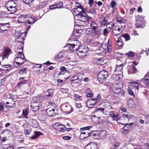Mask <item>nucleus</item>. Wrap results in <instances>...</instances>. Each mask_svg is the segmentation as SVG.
Wrapping results in <instances>:
<instances>
[{
  "instance_id": "obj_1",
  "label": "nucleus",
  "mask_w": 149,
  "mask_h": 149,
  "mask_svg": "<svg viewBox=\"0 0 149 149\" xmlns=\"http://www.w3.org/2000/svg\"><path fill=\"white\" fill-rule=\"evenodd\" d=\"M8 101L6 103L7 105L4 104V103L1 102L0 103V113L1 114H3L4 112H7L8 110L7 109L12 108L15 106V103L17 100L16 98L14 97L13 96H12L11 97L8 98Z\"/></svg>"
},
{
  "instance_id": "obj_2",
  "label": "nucleus",
  "mask_w": 149,
  "mask_h": 149,
  "mask_svg": "<svg viewBox=\"0 0 149 149\" xmlns=\"http://www.w3.org/2000/svg\"><path fill=\"white\" fill-rule=\"evenodd\" d=\"M108 76V73L107 71L104 70L101 71L98 73L97 79L100 83H102L105 81L106 78Z\"/></svg>"
},
{
  "instance_id": "obj_3",
  "label": "nucleus",
  "mask_w": 149,
  "mask_h": 149,
  "mask_svg": "<svg viewBox=\"0 0 149 149\" xmlns=\"http://www.w3.org/2000/svg\"><path fill=\"white\" fill-rule=\"evenodd\" d=\"M74 23H77V21H79L82 22H86L88 20L87 15L84 14H77L75 15L74 17Z\"/></svg>"
},
{
  "instance_id": "obj_4",
  "label": "nucleus",
  "mask_w": 149,
  "mask_h": 149,
  "mask_svg": "<svg viewBox=\"0 0 149 149\" xmlns=\"http://www.w3.org/2000/svg\"><path fill=\"white\" fill-rule=\"evenodd\" d=\"M122 26L117 25H114L113 27V33L114 36H117L123 32Z\"/></svg>"
},
{
  "instance_id": "obj_5",
  "label": "nucleus",
  "mask_w": 149,
  "mask_h": 149,
  "mask_svg": "<svg viewBox=\"0 0 149 149\" xmlns=\"http://www.w3.org/2000/svg\"><path fill=\"white\" fill-rule=\"evenodd\" d=\"M48 108L46 109V111L47 115L50 117H52L56 115V111L55 109L52 106L48 105Z\"/></svg>"
},
{
  "instance_id": "obj_6",
  "label": "nucleus",
  "mask_w": 149,
  "mask_h": 149,
  "mask_svg": "<svg viewBox=\"0 0 149 149\" xmlns=\"http://www.w3.org/2000/svg\"><path fill=\"white\" fill-rule=\"evenodd\" d=\"M62 110L64 112L67 113L68 114L70 113L73 110V108L68 103H66L61 106Z\"/></svg>"
},
{
  "instance_id": "obj_7",
  "label": "nucleus",
  "mask_w": 149,
  "mask_h": 149,
  "mask_svg": "<svg viewBox=\"0 0 149 149\" xmlns=\"http://www.w3.org/2000/svg\"><path fill=\"white\" fill-rule=\"evenodd\" d=\"M77 5L75 6L73 8L74 12L77 14H85V11L83 8V6L79 3H76Z\"/></svg>"
},
{
  "instance_id": "obj_8",
  "label": "nucleus",
  "mask_w": 149,
  "mask_h": 149,
  "mask_svg": "<svg viewBox=\"0 0 149 149\" xmlns=\"http://www.w3.org/2000/svg\"><path fill=\"white\" fill-rule=\"evenodd\" d=\"M29 19H28L25 22V25L27 27L26 28L27 31H28L30 29L31 25H32L36 21L35 19L32 16L29 17ZM27 32V31H26V32Z\"/></svg>"
},
{
  "instance_id": "obj_9",
  "label": "nucleus",
  "mask_w": 149,
  "mask_h": 149,
  "mask_svg": "<svg viewBox=\"0 0 149 149\" xmlns=\"http://www.w3.org/2000/svg\"><path fill=\"white\" fill-rule=\"evenodd\" d=\"M99 100L97 98H92L91 100H88L87 102V106L89 108H91L96 104Z\"/></svg>"
},
{
  "instance_id": "obj_10",
  "label": "nucleus",
  "mask_w": 149,
  "mask_h": 149,
  "mask_svg": "<svg viewBox=\"0 0 149 149\" xmlns=\"http://www.w3.org/2000/svg\"><path fill=\"white\" fill-rule=\"evenodd\" d=\"M41 106L42 105L40 103L33 102L31 107L33 111H36L39 110Z\"/></svg>"
},
{
  "instance_id": "obj_11",
  "label": "nucleus",
  "mask_w": 149,
  "mask_h": 149,
  "mask_svg": "<svg viewBox=\"0 0 149 149\" xmlns=\"http://www.w3.org/2000/svg\"><path fill=\"white\" fill-rule=\"evenodd\" d=\"M54 90L52 89H49L47 91V94L43 96V99L48 100L51 98L53 96Z\"/></svg>"
},
{
  "instance_id": "obj_12",
  "label": "nucleus",
  "mask_w": 149,
  "mask_h": 149,
  "mask_svg": "<svg viewBox=\"0 0 149 149\" xmlns=\"http://www.w3.org/2000/svg\"><path fill=\"white\" fill-rule=\"evenodd\" d=\"M20 81L17 84V86L18 88H20L22 86L28 83L27 80L25 79L24 77H20L19 79Z\"/></svg>"
},
{
  "instance_id": "obj_13",
  "label": "nucleus",
  "mask_w": 149,
  "mask_h": 149,
  "mask_svg": "<svg viewBox=\"0 0 149 149\" xmlns=\"http://www.w3.org/2000/svg\"><path fill=\"white\" fill-rule=\"evenodd\" d=\"M113 93L115 94H119L123 96L125 94V91L123 90H122L121 88H113Z\"/></svg>"
},
{
  "instance_id": "obj_14",
  "label": "nucleus",
  "mask_w": 149,
  "mask_h": 149,
  "mask_svg": "<svg viewBox=\"0 0 149 149\" xmlns=\"http://www.w3.org/2000/svg\"><path fill=\"white\" fill-rule=\"evenodd\" d=\"M93 35L97 37H99L102 33V29L101 28L99 27L92 30Z\"/></svg>"
},
{
  "instance_id": "obj_15",
  "label": "nucleus",
  "mask_w": 149,
  "mask_h": 149,
  "mask_svg": "<svg viewBox=\"0 0 149 149\" xmlns=\"http://www.w3.org/2000/svg\"><path fill=\"white\" fill-rule=\"evenodd\" d=\"M28 18V15H20L18 17V19L17 20V22L21 23L23 22L25 19Z\"/></svg>"
},
{
  "instance_id": "obj_16",
  "label": "nucleus",
  "mask_w": 149,
  "mask_h": 149,
  "mask_svg": "<svg viewBox=\"0 0 149 149\" xmlns=\"http://www.w3.org/2000/svg\"><path fill=\"white\" fill-rule=\"evenodd\" d=\"M23 48L22 47H21V48L19 49V50H20V51L19 52L18 54V56L16 57L15 58V61L16 62V61H18V60H17L18 59H19L23 60L24 58V56L23 54L22 55V53L21 52L23 51Z\"/></svg>"
},
{
  "instance_id": "obj_17",
  "label": "nucleus",
  "mask_w": 149,
  "mask_h": 149,
  "mask_svg": "<svg viewBox=\"0 0 149 149\" xmlns=\"http://www.w3.org/2000/svg\"><path fill=\"white\" fill-rule=\"evenodd\" d=\"M141 81L146 85H149V73H148L145 76L144 78L141 80Z\"/></svg>"
},
{
  "instance_id": "obj_18",
  "label": "nucleus",
  "mask_w": 149,
  "mask_h": 149,
  "mask_svg": "<svg viewBox=\"0 0 149 149\" xmlns=\"http://www.w3.org/2000/svg\"><path fill=\"white\" fill-rule=\"evenodd\" d=\"M123 66V65L122 63L120 65H116L115 71L116 72L117 74H119L123 72L122 70Z\"/></svg>"
},
{
  "instance_id": "obj_19",
  "label": "nucleus",
  "mask_w": 149,
  "mask_h": 149,
  "mask_svg": "<svg viewBox=\"0 0 149 149\" xmlns=\"http://www.w3.org/2000/svg\"><path fill=\"white\" fill-rule=\"evenodd\" d=\"M66 55L62 52H61L56 56V58L59 59L60 61H63L66 59Z\"/></svg>"
},
{
  "instance_id": "obj_20",
  "label": "nucleus",
  "mask_w": 149,
  "mask_h": 149,
  "mask_svg": "<svg viewBox=\"0 0 149 149\" xmlns=\"http://www.w3.org/2000/svg\"><path fill=\"white\" fill-rule=\"evenodd\" d=\"M17 1L16 0H13L9 1L8 3L7 6H13V9L15 10L16 8L17 3Z\"/></svg>"
},
{
  "instance_id": "obj_21",
  "label": "nucleus",
  "mask_w": 149,
  "mask_h": 149,
  "mask_svg": "<svg viewBox=\"0 0 149 149\" xmlns=\"http://www.w3.org/2000/svg\"><path fill=\"white\" fill-rule=\"evenodd\" d=\"M103 107H104V108L106 111L107 109L110 110L112 108L110 102L107 100H106L103 103Z\"/></svg>"
},
{
  "instance_id": "obj_22",
  "label": "nucleus",
  "mask_w": 149,
  "mask_h": 149,
  "mask_svg": "<svg viewBox=\"0 0 149 149\" xmlns=\"http://www.w3.org/2000/svg\"><path fill=\"white\" fill-rule=\"evenodd\" d=\"M29 109L27 108L24 109L22 110V113L21 116V118L27 119L28 118V115L29 113Z\"/></svg>"
},
{
  "instance_id": "obj_23",
  "label": "nucleus",
  "mask_w": 149,
  "mask_h": 149,
  "mask_svg": "<svg viewBox=\"0 0 149 149\" xmlns=\"http://www.w3.org/2000/svg\"><path fill=\"white\" fill-rule=\"evenodd\" d=\"M109 115L113 118V120L116 121L118 120L119 115H115L113 111H111L109 112Z\"/></svg>"
},
{
  "instance_id": "obj_24",
  "label": "nucleus",
  "mask_w": 149,
  "mask_h": 149,
  "mask_svg": "<svg viewBox=\"0 0 149 149\" xmlns=\"http://www.w3.org/2000/svg\"><path fill=\"white\" fill-rule=\"evenodd\" d=\"M44 99L42 96H38L33 98V102H36L41 103L42 100Z\"/></svg>"
},
{
  "instance_id": "obj_25",
  "label": "nucleus",
  "mask_w": 149,
  "mask_h": 149,
  "mask_svg": "<svg viewBox=\"0 0 149 149\" xmlns=\"http://www.w3.org/2000/svg\"><path fill=\"white\" fill-rule=\"evenodd\" d=\"M10 50L8 47H6L5 48L3 53V54L2 59L3 60L4 58L8 56L10 54Z\"/></svg>"
},
{
  "instance_id": "obj_26",
  "label": "nucleus",
  "mask_w": 149,
  "mask_h": 149,
  "mask_svg": "<svg viewBox=\"0 0 149 149\" xmlns=\"http://www.w3.org/2000/svg\"><path fill=\"white\" fill-rule=\"evenodd\" d=\"M9 26V23H0V26L1 27V29L3 31L7 30V29L8 28Z\"/></svg>"
},
{
  "instance_id": "obj_27",
  "label": "nucleus",
  "mask_w": 149,
  "mask_h": 149,
  "mask_svg": "<svg viewBox=\"0 0 149 149\" xmlns=\"http://www.w3.org/2000/svg\"><path fill=\"white\" fill-rule=\"evenodd\" d=\"M31 126L33 128H38L39 125L36 120L35 119H32L30 122Z\"/></svg>"
},
{
  "instance_id": "obj_28",
  "label": "nucleus",
  "mask_w": 149,
  "mask_h": 149,
  "mask_svg": "<svg viewBox=\"0 0 149 149\" xmlns=\"http://www.w3.org/2000/svg\"><path fill=\"white\" fill-rule=\"evenodd\" d=\"M13 6H7V8L8 11L10 12L9 14H14L17 11V9L16 8H15V10L13 9Z\"/></svg>"
},
{
  "instance_id": "obj_29",
  "label": "nucleus",
  "mask_w": 149,
  "mask_h": 149,
  "mask_svg": "<svg viewBox=\"0 0 149 149\" xmlns=\"http://www.w3.org/2000/svg\"><path fill=\"white\" fill-rule=\"evenodd\" d=\"M66 47H68L69 49L71 51H74L75 50V44H68L66 45Z\"/></svg>"
},
{
  "instance_id": "obj_30",
  "label": "nucleus",
  "mask_w": 149,
  "mask_h": 149,
  "mask_svg": "<svg viewBox=\"0 0 149 149\" xmlns=\"http://www.w3.org/2000/svg\"><path fill=\"white\" fill-rule=\"evenodd\" d=\"M107 136L106 132L105 131L102 130L99 133V136L101 139H102L106 137Z\"/></svg>"
},
{
  "instance_id": "obj_31",
  "label": "nucleus",
  "mask_w": 149,
  "mask_h": 149,
  "mask_svg": "<svg viewBox=\"0 0 149 149\" xmlns=\"http://www.w3.org/2000/svg\"><path fill=\"white\" fill-rule=\"evenodd\" d=\"M42 134V133L40 132L36 131L34 132V135L31 137V139L33 140H34Z\"/></svg>"
},
{
  "instance_id": "obj_32",
  "label": "nucleus",
  "mask_w": 149,
  "mask_h": 149,
  "mask_svg": "<svg viewBox=\"0 0 149 149\" xmlns=\"http://www.w3.org/2000/svg\"><path fill=\"white\" fill-rule=\"evenodd\" d=\"M88 132H83L81 133L80 135V138L81 139H84L88 137Z\"/></svg>"
},
{
  "instance_id": "obj_33",
  "label": "nucleus",
  "mask_w": 149,
  "mask_h": 149,
  "mask_svg": "<svg viewBox=\"0 0 149 149\" xmlns=\"http://www.w3.org/2000/svg\"><path fill=\"white\" fill-rule=\"evenodd\" d=\"M102 47L104 50H107L108 52H110L111 51V46L110 45H104L103 43H102Z\"/></svg>"
},
{
  "instance_id": "obj_34",
  "label": "nucleus",
  "mask_w": 149,
  "mask_h": 149,
  "mask_svg": "<svg viewBox=\"0 0 149 149\" xmlns=\"http://www.w3.org/2000/svg\"><path fill=\"white\" fill-rule=\"evenodd\" d=\"M130 85L132 86L135 87L136 89L138 90H139V83L137 82H130Z\"/></svg>"
},
{
  "instance_id": "obj_35",
  "label": "nucleus",
  "mask_w": 149,
  "mask_h": 149,
  "mask_svg": "<svg viewBox=\"0 0 149 149\" xmlns=\"http://www.w3.org/2000/svg\"><path fill=\"white\" fill-rule=\"evenodd\" d=\"M117 45L118 46L121 47L124 45L123 40L120 37L118 38V39L116 42Z\"/></svg>"
},
{
  "instance_id": "obj_36",
  "label": "nucleus",
  "mask_w": 149,
  "mask_h": 149,
  "mask_svg": "<svg viewBox=\"0 0 149 149\" xmlns=\"http://www.w3.org/2000/svg\"><path fill=\"white\" fill-rule=\"evenodd\" d=\"M90 26L91 30L99 27L98 26L97 24L94 21H92L91 22L90 24Z\"/></svg>"
},
{
  "instance_id": "obj_37",
  "label": "nucleus",
  "mask_w": 149,
  "mask_h": 149,
  "mask_svg": "<svg viewBox=\"0 0 149 149\" xmlns=\"http://www.w3.org/2000/svg\"><path fill=\"white\" fill-rule=\"evenodd\" d=\"M133 123H131L128 124H126V125H125L123 127V130L124 133H127L129 132V128L127 127V126H132Z\"/></svg>"
},
{
  "instance_id": "obj_38",
  "label": "nucleus",
  "mask_w": 149,
  "mask_h": 149,
  "mask_svg": "<svg viewBox=\"0 0 149 149\" xmlns=\"http://www.w3.org/2000/svg\"><path fill=\"white\" fill-rule=\"evenodd\" d=\"M128 105L130 108H132L134 105V103L133 99H129L127 101Z\"/></svg>"
},
{
  "instance_id": "obj_39",
  "label": "nucleus",
  "mask_w": 149,
  "mask_h": 149,
  "mask_svg": "<svg viewBox=\"0 0 149 149\" xmlns=\"http://www.w3.org/2000/svg\"><path fill=\"white\" fill-rule=\"evenodd\" d=\"M63 6V5H62L60 6H59L58 4L53 5L49 6V9L50 10H53L54 9H55L56 8H62Z\"/></svg>"
},
{
  "instance_id": "obj_40",
  "label": "nucleus",
  "mask_w": 149,
  "mask_h": 149,
  "mask_svg": "<svg viewBox=\"0 0 149 149\" xmlns=\"http://www.w3.org/2000/svg\"><path fill=\"white\" fill-rule=\"evenodd\" d=\"M120 37L123 40L125 39L126 41H128L130 39L129 35L127 34L122 35Z\"/></svg>"
},
{
  "instance_id": "obj_41",
  "label": "nucleus",
  "mask_w": 149,
  "mask_h": 149,
  "mask_svg": "<svg viewBox=\"0 0 149 149\" xmlns=\"http://www.w3.org/2000/svg\"><path fill=\"white\" fill-rule=\"evenodd\" d=\"M9 13H7L5 11H0V17L1 18L7 17L9 15Z\"/></svg>"
},
{
  "instance_id": "obj_42",
  "label": "nucleus",
  "mask_w": 149,
  "mask_h": 149,
  "mask_svg": "<svg viewBox=\"0 0 149 149\" xmlns=\"http://www.w3.org/2000/svg\"><path fill=\"white\" fill-rule=\"evenodd\" d=\"M131 115H128L127 114H123L122 115V116L121 117V118L123 119H125V120H128L131 117Z\"/></svg>"
},
{
  "instance_id": "obj_43",
  "label": "nucleus",
  "mask_w": 149,
  "mask_h": 149,
  "mask_svg": "<svg viewBox=\"0 0 149 149\" xmlns=\"http://www.w3.org/2000/svg\"><path fill=\"white\" fill-rule=\"evenodd\" d=\"M107 17H105L102 21L100 22V24L102 27H104L106 24L107 22Z\"/></svg>"
},
{
  "instance_id": "obj_44",
  "label": "nucleus",
  "mask_w": 149,
  "mask_h": 149,
  "mask_svg": "<svg viewBox=\"0 0 149 149\" xmlns=\"http://www.w3.org/2000/svg\"><path fill=\"white\" fill-rule=\"evenodd\" d=\"M10 68V65H2V71L9 70Z\"/></svg>"
},
{
  "instance_id": "obj_45",
  "label": "nucleus",
  "mask_w": 149,
  "mask_h": 149,
  "mask_svg": "<svg viewBox=\"0 0 149 149\" xmlns=\"http://www.w3.org/2000/svg\"><path fill=\"white\" fill-rule=\"evenodd\" d=\"M144 20L143 17L140 15H137L136 17V22L141 23Z\"/></svg>"
},
{
  "instance_id": "obj_46",
  "label": "nucleus",
  "mask_w": 149,
  "mask_h": 149,
  "mask_svg": "<svg viewBox=\"0 0 149 149\" xmlns=\"http://www.w3.org/2000/svg\"><path fill=\"white\" fill-rule=\"evenodd\" d=\"M77 54L81 58L84 57L86 55V54L84 52H82V50L79 51Z\"/></svg>"
},
{
  "instance_id": "obj_47",
  "label": "nucleus",
  "mask_w": 149,
  "mask_h": 149,
  "mask_svg": "<svg viewBox=\"0 0 149 149\" xmlns=\"http://www.w3.org/2000/svg\"><path fill=\"white\" fill-rule=\"evenodd\" d=\"M105 110L103 108H99L96 109L95 112L96 113H101L102 114H104V112Z\"/></svg>"
},
{
  "instance_id": "obj_48",
  "label": "nucleus",
  "mask_w": 149,
  "mask_h": 149,
  "mask_svg": "<svg viewBox=\"0 0 149 149\" xmlns=\"http://www.w3.org/2000/svg\"><path fill=\"white\" fill-rule=\"evenodd\" d=\"M145 120L146 124L149 123V115L147 113L144 114Z\"/></svg>"
},
{
  "instance_id": "obj_49",
  "label": "nucleus",
  "mask_w": 149,
  "mask_h": 149,
  "mask_svg": "<svg viewBox=\"0 0 149 149\" xmlns=\"http://www.w3.org/2000/svg\"><path fill=\"white\" fill-rule=\"evenodd\" d=\"M26 68H23L20 70H19V73L21 75H22L24 74H26Z\"/></svg>"
},
{
  "instance_id": "obj_50",
  "label": "nucleus",
  "mask_w": 149,
  "mask_h": 149,
  "mask_svg": "<svg viewBox=\"0 0 149 149\" xmlns=\"http://www.w3.org/2000/svg\"><path fill=\"white\" fill-rule=\"evenodd\" d=\"M79 76H73L71 78V81L72 83H75L76 82H74V81L76 80H79Z\"/></svg>"
},
{
  "instance_id": "obj_51",
  "label": "nucleus",
  "mask_w": 149,
  "mask_h": 149,
  "mask_svg": "<svg viewBox=\"0 0 149 149\" xmlns=\"http://www.w3.org/2000/svg\"><path fill=\"white\" fill-rule=\"evenodd\" d=\"M74 99L76 101L81 100L82 99V96L78 94H75L74 95Z\"/></svg>"
},
{
  "instance_id": "obj_52",
  "label": "nucleus",
  "mask_w": 149,
  "mask_h": 149,
  "mask_svg": "<svg viewBox=\"0 0 149 149\" xmlns=\"http://www.w3.org/2000/svg\"><path fill=\"white\" fill-rule=\"evenodd\" d=\"M132 72H131L130 70H128V74H131L133 73H136L137 71V70L136 68L134 67L133 66L132 68Z\"/></svg>"
},
{
  "instance_id": "obj_53",
  "label": "nucleus",
  "mask_w": 149,
  "mask_h": 149,
  "mask_svg": "<svg viewBox=\"0 0 149 149\" xmlns=\"http://www.w3.org/2000/svg\"><path fill=\"white\" fill-rule=\"evenodd\" d=\"M75 42H76L75 43V50L76 51H77L80 45V42L79 41L77 40H76Z\"/></svg>"
},
{
  "instance_id": "obj_54",
  "label": "nucleus",
  "mask_w": 149,
  "mask_h": 149,
  "mask_svg": "<svg viewBox=\"0 0 149 149\" xmlns=\"http://www.w3.org/2000/svg\"><path fill=\"white\" fill-rule=\"evenodd\" d=\"M47 5V3L45 1L40 2L39 5V6L40 8H43Z\"/></svg>"
},
{
  "instance_id": "obj_55",
  "label": "nucleus",
  "mask_w": 149,
  "mask_h": 149,
  "mask_svg": "<svg viewBox=\"0 0 149 149\" xmlns=\"http://www.w3.org/2000/svg\"><path fill=\"white\" fill-rule=\"evenodd\" d=\"M24 39V38L22 36V34L20 35L17 38V41L18 42H22Z\"/></svg>"
},
{
  "instance_id": "obj_56",
  "label": "nucleus",
  "mask_w": 149,
  "mask_h": 149,
  "mask_svg": "<svg viewBox=\"0 0 149 149\" xmlns=\"http://www.w3.org/2000/svg\"><path fill=\"white\" fill-rule=\"evenodd\" d=\"M91 147L92 149H96L97 147L96 143L93 142H91Z\"/></svg>"
},
{
  "instance_id": "obj_57",
  "label": "nucleus",
  "mask_w": 149,
  "mask_h": 149,
  "mask_svg": "<svg viewBox=\"0 0 149 149\" xmlns=\"http://www.w3.org/2000/svg\"><path fill=\"white\" fill-rule=\"evenodd\" d=\"M125 54L129 57H133L134 55V53L132 51H130L128 53H126Z\"/></svg>"
},
{
  "instance_id": "obj_58",
  "label": "nucleus",
  "mask_w": 149,
  "mask_h": 149,
  "mask_svg": "<svg viewBox=\"0 0 149 149\" xmlns=\"http://www.w3.org/2000/svg\"><path fill=\"white\" fill-rule=\"evenodd\" d=\"M92 128V126H88L85 127L80 128L81 131H83L88 130Z\"/></svg>"
},
{
  "instance_id": "obj_59",
  "label": "nucleus",
  "mask_w": 149,
  "mask_h": 149,
  "mask_svg": "<svg viewBox=\"0 0 149 149\" xmlns=\"http://www.w3.org/2000/svg\"><path fill=\"white\" fill-rule=\"evenodd\" d=\"M66 127L64 126H61L59 127V131L61 132H63L66 130Z\"/></svg>"
},
{
  "instance_id": "obj_60",
  "label": "nucleus",
  "mask_w": 149,
  "mask_h": 149,
  "mask_svg": "<svg viewBox=\"0 0 149 149\" xmlns=\"http://www.w3.org/2000/svg\"><path fill=\"white\" fill-rule=\"evenodd\" d=\"M110 31L107 28L104 29L103 31V35L104 36H107V34L109 33Z\"/></svg>"
},
{
  "instance_id": "obj_61",
  "label": "nucleus",
  "mask_w": 149,
  "mask_h": 149,
  "mask_svg": "<svg viewBox=\"0 0 149 149\" xmlns=\"http://www.w3.org/2000/svg\"><path fill=\"white\" fill-rule=\"evenodd\" d=\"M60 91L63 93H66L68 91V90L67 88H60Z\"/></svg>"
},
{
  "instance_id": "obj_62",
  "label": "nucleus",
  "mask_w": 149,
  "mask_h": 149,
  "mask_svg": "<svg viewBox=\"0 0 149 149\" xmlns=\"http://www.w3.org/2000/svg\"><path fill=\"white\" fill-rule=\"evenodd\" d=\"M34 0H23V1L26 4H29L31 3Z\"/></svg>"
},
{
  "instance_id": "obj_63",
  "label": "nucleus",
  "mask_w": 149,
  "mask_h": 149,
  "mask_svg": "<svg viewBox=\"0 0 149 149\" xmlns=\"http://www.w3.org/2000/svg\"><path fill=\"white\" fill-rule=\"evenodd\" d=\"M116 5V2L114 1H112L110 3V6L112 8H114Z\"/></svg>"
},
{
  "instance_id": "obj_64",
  "label": "nucleus",
  "mask_w": 149,
  "mask_h": 149,
  "mask_svg": "<svg viewBox=\"0 0 149 149\" xmlns=\"http://www.w3.org/2000/svg\"><path fill=\"white\" fill-rule=\"evenodd\" d=\"M88 136H96V134L95 133H94V132L92 131L91 132H88Z\"/></svg>"
}]
</instances>
